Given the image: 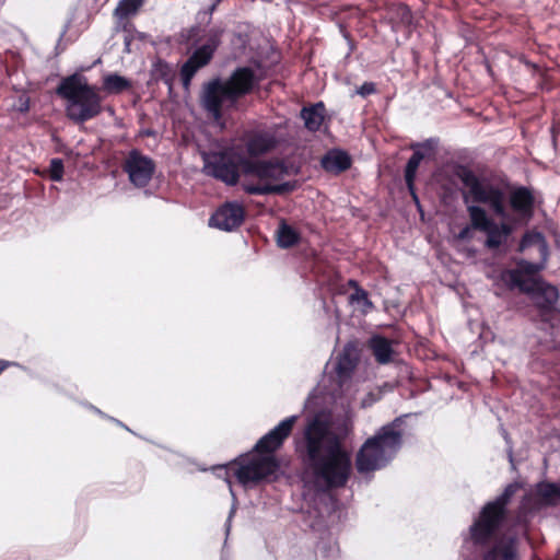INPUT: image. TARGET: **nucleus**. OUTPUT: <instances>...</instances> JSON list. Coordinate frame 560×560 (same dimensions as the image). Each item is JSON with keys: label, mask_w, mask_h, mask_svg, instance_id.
I'll return each mask as SVG.
<instances>
[{"label": "nucleus", "mask_w": 560, "mask_h": 560, "mask_svg": "<svg viewBox=\"0 0 560 560\" xmlns=\"http://www.w3.org/2000/svg\"><path fill=\"white\" fill-rule=\"evenodd\" d=\"M300 241L301 235L294 228L285 223V221L279 224L277 230V243L279 247L291 248L298 245Z\"/></svg>", "instance_id": "b1692460"}, {"label": "nucleus", "mask_w": 560, "mask_h": 560, "mask_svg": "<svg viewBox=\"0 0 560 560\" xmlns=\"http://www.w3.org/2000/svg\"><path fill=\"white\" fill-rule=\"evenodd\" d=\"M468 218L472 219V226L486 234L485 246L488 249H498L506 241L500 232L497 221L489 214L483 203L466 205Z\"/></svg>", "instance_id": "9b49d317"}, {"label": "nucleus", "mask_w": 560, "mask_h": 560, "mask_svg": "<svg viewBox=\"0 0 560 560\" xmlns=\"http://www.w3.org/2000/svg\"><path fill=\"white\" fill-rule=\"evenodd\" d=\"M11 363L5 360H0V374L10 365Z\"/></svg>", "instance_id": "c9c22d12"}, {"label": "nucleus", "mask_w": 560, "mask_h": 560, "mask_svg": "<svg viewBox=\"0 0 560 560\" xmlns=\"http://www.w3.org/2000/svg\"><path fill=\"white\" fill-rule=\"evenodd\" d=\"M477 231L476 228L472 226V219L469 218V223L465 225L456 235L458 241H470L472 238V232Z\"/></svg>", "instance_id": "c756f323"}, {"label": "nucleus", "mask_w": 560, "mask_h": 560, "mask_svg": "<svg viewBox=\"0 0 560 560\" xmlns=\"http://www.w3.org/2000/svg\"><path fill=\"white\" fill-rule=\"evenodd\" d=\"M520 489L518 483H509L493 501L486 503L469 527L470 539L476 546H486L495 536L508 515V505Z\"/></svg>", "instance_id": "6e6552de"}, {"label": "nucleus", "mask_w": 560, "mask_h": 560, "mask_svg": "<svg viewBox=\"0 0 560 560\" xmlns=\"http://www.w3.org/2000/svg\"><path fill=\"white\" fill-rule=\"evenodd\" d=\"M455 174L463 185L462 197L464 203H483L488 207L494 217L501 219L500 222H497V225L505 240L513 234L516 226L527 223L522 219H516L509 211L506 192L500 183L477 174L465 165L458 166Z\"/></svg>", "instance_id": "7ed1b4c3"}, {"label": "nucleus", "mask_w": 560, "mask_h": 560, "mask_svg": "<svg viewBox=\"0 0 560 560\" xmlns=\"http://www.w3.org/2000/svg\"><path fill=\"white\" fill-rule=\"evenodd\" d=\"M300 117L304 121V127L310 132H317L320 130L326 119V107L323 102H318L308 106L302 107Z\"/></svg>", "instance_id": "a211bd4d"}, {"label": "nucleus", "mask_w": 560, "mask_h": 560, "mask_svg": "<svg viewBox=\"0 0 560 560\" xmlns=\"http://www.w3.org/2000/svg\"><path fill=\"white\" fill-rule=\"evenodd\" d=\"M357 366V359L345 349L337 358L335 372L340 382H345L351 377Z\"/></svg>", "instance_id": "5701e85b"}, {"label": "nucleus", "mask_w": 560, "mask_h": 560, "mask_svg": "<svg viewBox=\"0 0 560 560\" xmlns=\"http://www.w3.org/2000/svg\"><path fill=\"white\" fill-rule=\"evenodd\" d=\"M222 0H214V2L209 7L208 13L211 15L217 10L218 5L221 3Z\"/></svg>", "instance_id": "f704fd0d"}, {"label": "nucleus", "mask_w": 560, "mask_h": 560, "mask_svg": "<svg viewBox=\"0 0 560 560\" xmlns=\"http://www.w3.org/2000/svg\"><path fill=\"white\" fill-rule=\"evenodd\" d=\"M534 494L539 506H558L560 504V482L540 481L535 486Z\"/></svg>", "instance_id": "f3484780"}, {"label": "nucleus", "mask_w": 560, "mask_h": 560, "mask_svg": "<svg viewBox=\"0 0 560 560\" xmlns=\"http://www.w3.org/2000/svg\"><path fill=\"white\" fill-rule=\"evenodd\" d=\"M492 548L500 560H516L517 558V539L515 537L501 540Z\"/></svg>", "instance_id": "a878e982"}, {"label": "nucleus", "mask_w": 560, "mask_h": 560, "mask_svg": "<svg viewBox=\"0 0 560 560\" xmlns=\"http://www.w3.org/2000/svg\"><path fill=\"white\" fill-rule=\"evenodd\" d=\"M257 84V77L250 67H237L226 80L215 78L202 88L200 96L203 109L214 119L223 117V105L234 107L244 96L250 94Z\"/></svg>", "instance_id": "20e7f679"}, {"label": "nucleus", "mask_w": 560, "mask_h": 560, "mask_svg": "<svg viewBox=\"0 0 560 560\" xmlns=\"http://www.w3.org/2000/svg\"><path fill=\"white\" fill-rule=\"evenodd\" d=\"M345 38H346V39H347V42H348V45H349V55H350V54H352V52L355 50V48H357V44H355L354 39L350 36V34H349V33H346V34H345Z\"/></svg>", "instance_id": "473e14b6"}, {"label": "nucleus", "mask_w": 560, "mask_h": 560, "mask_svg": "<svg viewBox=\"0 0 560 560\" xmlns=\"http://www.w3.org/2000/svg\"><path fill=\"white\" fill-rule=\"evenodd\" d=\"M296 417L291 416L261 436L254 446V453L266 455V456H276V453L283 446L284 442L291 435L294 424L296 422Z\"/></svg>", "instance_id": "ddd939ff"}, {"label": "nucleus", "mask_w": 560, "mask_h": 560, "mask_svg": "<svg viewBox=\"0 0 560 560\" xmlns=\"http://www.w3.org/2000/svg\"><path fill=\"white\" fill-rule=\"evenodd\" d=\"M49 178L54 182H60L63 177L65 167L63 162L59 158H55L49 164Z\"/></svg>", "instance_id": "cd10ccee"}, {"label": "nucleus", "mask_w": 560, "mask_h": 560, "mask_svg": "<svg viewBox=\"0 0 560 560\" xmlns=\"http://www.w3.org/2000/svg\"><path fill=\"white\" fill-rule=\"evenodd\" d=\"M509 206L516 219L528 222L535 212L536 197L534 189L527 186H515L509 194Z\"/></svg>", "instance_id": "2eb2a0df"}, {"label": "nucleus", "mask_w": 560, "mask_h": 560, "mask_svg": "<svg viewBox=\"0 0 560 560\" xmlns=\"http://www.w3.org/2000/svg\"><path fill=\"white\" fill-rule=\"evenodd\" d=\"M401 419L396 418L378 431L359 448L355 467L360 474L375 471L384 467L398 452L402 444Z\"/></svg>", "instance_id": "0eeeda50"}, {"label": "nucleus", "mask_w": 560, "mask_h": 560, "mask_svg": "<svg viewBox=\"0 0 560 560\" xmlns=\"http://www.w3.org/2000/svg\"><path fill=\"white\" fill-rule=\"evenodd\" d=\"M357 93L362 97H366L376 93V85L373 82H364L360 88H358Z\"/></svg>", "instance_id": "7c9ffc66"}, {"label": "nucleus", "mask_w": 560, "mask_h": 560, "mask_svg": "<svg viewBox=\"0 0 560 560\" xmlns=\"http://www.w3.org/2000/svg\"><path fill=\"white\" fill-rule=\"evenodd\" d=\"M481 560H499L498 559V556L495 553V551L493 550V548H491L490 550H488L483 556H482V559Z\"/></svg>", "instance_id": "72a5a7b5"}, {"label": "nucleus", "mask_w": 560, "mask_h": 560, "mask_svg": "<svg viewBox=\"0 0 560 560\" xmlns=\"http://www.w3.org/2000/svg\"><path fill=\"white\" fill-rule=\"evenodd\" d=\"M345 434H348V431H345ZM343 439L346 438V435H341Z\"/></svg>", "instance_id": "4c0bfd02"}, {"label": "nucleus", "mask_w": 560, "mask_h": 560, "mask_svg": "<svg viewBox=\"0 0 560 560\" xmlns=\"http://www.w3.org/2000/svg\"><path fill=\"white\" fill-rule=\"evenodd\" d=\"M155 162L140 150L132 149L122 163V171L132 185L139 188L148 186L155 172Z\"/></svg>", "instance_id": "f8f14e48"}, {"label": "nucleus", "mask_w": 560, "mask_h": 560, "mask_svg": "<svg viewBox=\"0 0 560 560\" xmlns=\"http://www.w3.org/2000/svg\"><path fill=\"white\" fill-rule=\"evenodd\" d=\"M317 549L320 551L323 557H329L330 552H334V547L329 542H319Z\"/></svg>", "instance_id": "2f4dec72"}, {"label": "nucleus", "mask_w": 560, "mask_h": 560, "mask_svg": "<svg viewBox=\"0 0 560 560\" xmlns=\"http://www.w3.org/2000/svg\"><path fill=\"white\" fill-rule=\"evenodd\" d=\"M295 453L305 472L317 483L327 489L347 485L352 470L351 454L327 418L315 415L307 420L295 441Z\"/></svg>", "instance_id": "f257e3e1"}, {"label": "nucleus", "mask_w": 560, "mask_h": 560, "mask_svg": "<svg viewBox=\"0 0 560 560\" xmlns=\"http://www.w3.org/2000/svg\"><path fill=\"white\" fill-rule=\"evenodd\" d=\"M223 30L210 28L205 35V43L197 47L180 68L179 75L184 88H188L196 73L208 66L222 42Z\"/></svg>", "instance_id": "9d476101"}, {"label": "nucleus", "mask_w": 560, "mask_h": 560, "mask_svg": "<svg viewBox=\"0 0 560 560\" xmlns=\"http://www.w3.org/2000/svg\"><path fill=\"white\" fill-rule=\"evenodd\" d=\"M218 468L225 469L226 474L232 471L233 476L243 486L258 485L276 476L280 469V460L277 456L255 453L241 455L226 466H219Z\"/></svg>", "instance_id": "1a4fd4ad"}, {"label": "nucleus", "mask_w": 560, "mask_h": 560, "mask_svg": "<svg viewBox=\"0 0 560 560\" xmlns=\"http://www.w3.org/2000/svg\"><path fill=\"white\" fill-rule=\"evenodd\" d=\"M203 173L226 186H235L241 175L259 179L279 180L289 174V167L281 160L253 161L233 148H225L203 156Z\"/></svg>", "instance_id": "f03ea898"}, {"label": "nucleus", "mask_w": 560, "mask_h": 560, "mask_svg": "<svg viewBox=\"0 0 560 560\" xmlns=\"http://www.w3.org/2000/svg\"><path fill=\"white\" fill-rule=\"evenodd\" d=\"M15 560H27V558L24 556H21V557H18Z\"/></svg>", "instance_id": "e433bc0d"}, {"label": "nucleus", "mask_w": 560, "mask_h": 560, "mask_svg": "<svg viewBox=\"0 0 560 560\" xmlns=\"http://www.w3.org/2000/svg\"><path fill=\"white\" fill-rule=\"evenodd\" d=\"M541 270V266L521 259L516 262V268L506 269L501 273V280L510 289H518L520 292L533 295L534 305L544 322H550L559 313L557 303L559 301L558 289L539 279H525L524 277H534Z\"/></svg>", "instance_id": "39448f33"}, {"label": "nucleus", "mask_w": 560, "mask_h": 560, "mask_svg": "<svg viewBox=\"0 0 560 560\" xmlns=\"http://www.w3.org/2000/svg\"><path fill=\"white\" fill-rule=\"evenodd\" d=\"M369 347L380 364H387L392 361L394 350L392 341L383 336H373L369 341Z\"/></svg>", "instance_id": "412c9836"}, {"label": "nucleus", "mask_w": 560, "mask_h": 560, "mask_svg": "<svg viewBox=\"0 0 560 560\" xmlns=\"http://www.w3.org/2000/svg\"><path fill=\"white\" fill-rule=\"evenodd\" d=\"M352 161L350 155L342 150L329 151L322 159V166L326 172L340 174L351 167Z\"/></svg>", "instance_id": "aec40b11"}, {"label": "nucleus", "mask_w": 560, "mask_h": 560, "mask_svg": "<svg viewBox=\"0 0 560 560\" xmlns=\"http://www.w3.org/2000/svg\"><path fill=\"white\" fill-rule=\"evenodd\" d=\"M143 0H121L118 4L117 10L122 15H129L135 13L142 4Z\"/></svg>", "instance_id": "c85d7f7f"}, {"label": "nucleus", "mask_w": 560, "mask_h": 560, "mask_svg": "<svg viewBox=\"0 0 560 560\" xmlns=\"http://www.w3.org/2000/svg\"><path fill=\"white\" fill-rule=\"evenodd\" d=\"M276 140L268 133L254 135L246 143L247 153L252 158H257L273 150Z\"/></svg>", "instance_id": "4be33fe9"}, {"label": "nucleus", "mask_w": 560, "mask_h": 560, "mask_svg": "<svg viewBox=\"0 0 560 560\" xmlns=\"http://www.w3.org/2000/svg\"><path fill=\"white\" fill-rule=\"evenodd\" d=\"M130 86V82L118 74L110 73L103 78L102 89L108 94H120Z\"/></svg>", "instance_id": "393cba45"}, {"label": "nucleus", "mask_w": 560, "mask_h": 560, "mask_svg": "<svg viewBox=\"0 0 560 560\" xmlns=\"http://www.w3.org/2000/svg\"><path fill=\"white\" fill-rule=\"evenodd\" d=\"M56 94L66 100V116L77 125L92 120L103 112L104 97L101 95V89L90 84L80 73L63 78L56 89Z\"/></svg>", "instance_id": "423d86ee"}, {"label": "nucleus", "mask_w": 560, "mask_h": 560, "mask_svg": "<svg viewBox=\"0 0 560 560\" xmlns=\"http://www.w3.org/2000/svg\"><path fill=\"white\" fill-rule=\"evenodd\" d=\"M349 284L357 288L355 292L350 295V301L352 303H354V302L362 303L364 306H368V307L373 306V303L370 301L368 292L365 290L360 288L358 285V283L353 280H350Z\"/></svg>", "instance_id": "bb28decb"}, {"label": "nucleus", "mask_w": 560, "mask_h": 560, "mask_svg": "<svg viewBox=\"0 0 560 560\" xmlns=\"http://www.w3.org/2000/svg\"><path fill=\"white\" fill-rule=\"evenodd\" d=\"M412 149H415L412 155L409 158L406 167H405V180L408 189L410 190L413 199L418 201V197L415 192V179L417 175V171L419 168L420 163L424 159L425 154L417 149H424L428 152H433L434 147L432 144L431 140H427L422 143H416L412 145Z\"/></svg>", "instance_id": "dca6fc26"}, {"label": "nucleus", "mask_w": 560, "mask_h": 560, "mask_svg": "<svg viewBox=\"0 0 560 560\" xmlns=\"http://www.w3.org/2000/svg\"><path fill=\"white\" fill-rule=\"evenodd\" d=\"M245 209L235 201L221 205L209 219V225L222 231H233L240 228L245 220Z\"/></svg>", "instance_id": "4468645a"}, {"label": "nucleus", "mask_w": 560, "mask_h": 560, "mask_svg": "<svg viewBox=\"0 0 560 560\" xmlns=\"http://www.w3.org/2000/svg\"><path fill=\"white\" fill-rule=\"evenodd\" d=\"M243 190L248 195H257V196H264V195H287L292 191H294L298 188V182L296 180H290L284 182L278 185H255V184H247L244 183L242 185Z\"/></svg>", "instance_id": "6ab92c4d"}]
</instances>
